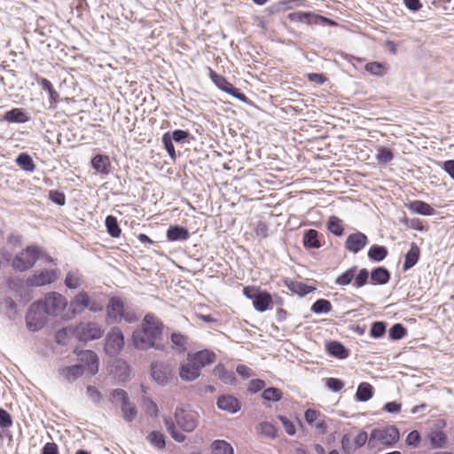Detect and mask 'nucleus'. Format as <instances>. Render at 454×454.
<instances>
[{"instance_id": "obj_1", "label": "nucleus", "mask_w": 454, "mask_h": 454, "mask_svg": "<svg viewBox=\"0 0 454 454\" xmlns=\"http://www.w3.org/2000/svg\"><path fill=\"white\" fill-rule=\"evenodd\" d=\"M162 333V322L153 314H146L142 321L141 329L133 332V345L140 350H162L163 345L157 343V340L161 339Z\"/></svg>"}, {"instance_id": "obj_2", "label": "nucleus", "mask_w": 454, "mask_h": 454, "mask_svg": "<svg viewBox=\"0 0 454 454\" xmlns=\"http://www.w3.org/2000/svg\"><path fill=\"white\" fill-rule=\"evenodd\" d=\"M85 309L96 313L102 311L103 306L99 302L90 300L89 294L82 291L76 294L70 301V312L65 313L63 318L66 320L72 319L77 314H81Z\"/></svg>"}, {"instance_id": "obj_3", "label": "nucleus", "mask_w": 454, "mask_h": 454, "mask_svg": "<svg viewBox=\"0 0 454 454\" xmlns=\"http://www.w3.org/2000/svg\"><path fill=\"white\" fill-rule=\"evenodd\" d=\"M176 365L170 361H156L152 363L150 375L152 380L160 386L170 384L175 377Z\"/></svg>"}, {"instance_id": "obj_4", "label": "nucleus", "mask_w": 454, "mask_h": 454, "mask_svg": "<svg viewBox=\"0 0 454 454\" xmlns=\"http://www.w3.org/2000/svg\"><path fill=\"white\" fill-rule=\"evenodd\" d=\"M292 22L305 23L309 26L316 25L321 27H337L338 23L325 16L317 14L312 12H294L287 16Z\"/></svg>"}, {"instance_id": "obj_5", "label": "nucleus", "mask_w": 454, "mask_h": 454, "mask_svg": "<svg viewBox=\"0 0 454 454\" xmlns=\"http://www.w3.org/2000/svg\"><path fill=\"white\" fill-rule=\"evenodd\" d=\"M42 253V249L39 247L28 246L14 257L12 266L20 271L27 270L35 265Z\"/></svg>"}, {"instance_id": "obj_6", "label": "nucleus", "mask_w": 454, "mask_h": 454, "mask_svg": "<svg viewBox=\"0 0 454 454\" xmlns=\"http://www.w3.org/2000/svg\"><path fill=\"white\" fill-rule=\"evenodd\" d=\"M48 316L49 315L43 309L42 301L33 302L26 315L27 328L33 332L42 329L47 322Z\"/></svg>"}, {"instance_id": "obj_7", "label": "nucleus", "mask_w": 454, "mask_h": 454, "mask_svg": "<svg viewBox=\"0 0 454 454\" xmlns=\"http://www.w3.org/2000/svg\"><path fill=\"white\" fill-rule=\"evenodd\" d=\"M104 330L101 325L95 322L80 323L74 327V336L83 342L98 340L102 337Z\"/></svg>"}, {"instance_id": "obj_8", "label": "nucleus", "mask_w": 454, "mask_h": 454, "mask_svg": "<svg viewBox=\"0 0 454 454\" xmlns=\"http://www.w3.org/2000/svg\"><path fill=\"white\" fill-rule=\"evenodd\" d=\"M400 438L399 430L395 426H389L385 428H374L369 437V447H373L372 442L379 441L386 446H393Z\"/></svg>"}, {"instance_id": "obj_9", "label": "nucleus", "mask_w": 454, "mask_h": 454, "mask_svg": "<svg viewBox=\"0 0 454 454\" xmlns=\"http://www.w3.org/2000/svg\"><path fill=\"white\" fill-rule=\"evenodd\" d=\"M43 309L49 316H63L65 309L67 306V299L57 292H51L45 295L44 300L41 301Z\"/></svg>"}, {"instance_id": "obj_10", "label": "nucleus", "mask_w": 454, "mask_h": 454, "mask_svg": "<svg viewBox=\"0 0 454 454\" xmlns=\"http://www.w3.org/2000/svg\"><path fill=\"white\" fill-rule=\"evenodd\" d=\"M199 417L198 412L190 409L176 407L175 411V419L177 426L187 433L192 432L198 427Z\"/></svg>"}, {"instance_id": "obj_11", "label": "nucleus", "mask_w": 454, "mask_h": 454, "mask_svg": "<svg viewBox=\"0 0 454 454\" xmlns=\"http://www.w3.org/2000/svg\"><path fill=\"white\" fill-rule=\"evenodd\" d=\"M124 346V336L119 327H113L106 336L104 350L109 356H117Z\"/></svg>"}, {"instance_id": "obj_12", "label": "nucleus", "mask_w": 454, "mask_h": 454, "mask_svg": "<svg viewBox=\"0 0 454 454\" xmlns=\"http://www.w3.org/2000/svg\"><path fill=\"white\" fill-rule=\"evenodd\" d=\"M243 294L247 298L253 300L254 308L258 312L266 311L272 302V297L269 293L261 292L252 286L244 287Z\"/></svg>"}, {"instance_id": "obj_13", "label": "nucleus", "mask_w": 454, "mask_h": 454, "mask_svg": "<svg viewBox=\"0 0 454 454\" xmlns=\"http://www.w3.org/2000/svg\"><path fill=\"white\" fill-rule=\"evenodd\" d=\"M74 353L77 356L79 364L83 365V372L87 371L90 375H96L98 372L99 359L98 355L92 350H79L77 348L74 349Z\"/></svg>"}, {"instance_id": "obj_14", "label": "nucleus", "mask_w": 454, "mask_h": 454, "mask_svg": "<svg viewBox=\"0 0 454 454\" xmlns=\"http://www.w3.org/2000/svg\"><path fill=\"white\" fill-rule=\"evenodd\" d=\"M187 357L191 359L196 367H198L201 372L205 366L209 365L215 361L216 356L213 351L206 348L193 353H188Z\"/></svg>"}, {"instance_id": "obj_15", "label": "nucleus", "mask_w": 454, "mask_h": 454, "mask_svg": "<svg viewBox=\"0 0 454 454\" xmlns=\"http://www.w3.org/2000/svg\"><path fill=\"white\" fill-rule=\"evenodd\" d=\"M124 309L123 301L118 297H113L110 299L109 303L106 307L107 312V323L108 324H118L121 321V315Z\"/></svg>"}, {"instance_id": "obj_16", "label": "nucleus", "mask_w": 454, "mask_h": 454, "mask_svg": "<svg viewBox=\"0 0 454 454\" xmlns=\"http://www.w3.org/2000/svg\"><path fill=\"white\" fill-rule=\"evenodd\" d=\"M55 279L56 270H44L27 278V284L30 286H42L54 282Z\"/></svg>"}, {"instance_id": "obj_17", "label": "nucleus", "mask_w": 454, "mask_h": 454, "mask_svg": "<svg viewBox=\"0 0 454 454\" xmlns=\"http://www.w3.org/2000/svg\"><path fill=\"white\" fill-rule=\"evenodd\" d=\"M200 371L188 357H186V361L184 363H181L179 365V377L183 381H194L200 376Z\"/></svg>"}, {"instance_id": "obj_18", "label": "nucleus", "mask_w": 454, "mask_h": 454, "mask_svg": "<svg viewBox=\"0 0 454 454\" xmlns=\"http://www.w3.org/2000/svg\"><path fill=\"white\" fill-rule=\"evenodd\" d=\"M367 243V236L360 231H356L348 236L345 247L348 251L356 254L361 251Z\"/></svg>"}, {"instance_id": "obj_19", "label": "nucleus", "mask_w": 454, "mask_h": 454, "mask_svg": "<svg viewBox=\"0 0 454 454\" xmlns=\"http://www.w3.org/2000/svg\"><path fill=\"white\" fill-rule=\"evenodd\" d=\"M59 374L64 380L72 383L83 375V365L74 364L70 366H64L59 369Z\"/></svg>"}, {"instance_id": "obj_20", "label": "nucleus", "mask_w": 454, "mask_h": 454, "mask_svg": "<svg viewBox=\"0 0 454 454\" xmlns=\"http://www.w3.org/2000/svg\"><path fill=\"white\" fill-rule=\"evenodd\" d=\"M216 404L220 410L232 414L238 412L241 408L239 401L230 395L219 396Z\"/></svg>"}, {"instance_id": "obj_21", "label": "nucleus", "mask_w": 454, "mask_h": 454, "mask_svg": "<svg viewBox=\"0 0 454 454\" xmlns=\"http://www.w3.org/2000/svg\"><path fill=\"white\" fill-rule=\"evenodd\" d=\"M370 279L373 285H386L390 280V272L387 268L378 266L370 272Z\"/></svg>"}, {"instance_id": "obj_22", "label": "nucleus", "mask_w": 454, "mask_h": 454, "mask_svg": "<svg viewBox=\"0 0 454 454\" xmlns=\"http://www.w3.org/2000/svg\"><path fill=\"white\" fill-rule=\"evenodd\" d=\"M92 168L102 175H108L111 171L110 159L106 155L96 154L91 159Z\"/></svg>"}, {"instance_id": "obj_23", "label": "nucleus", "mask_w": 454, "mask_h": 454, "mask_svg": "<svg viewBox=\"0 0 454 454\" xmlns=\"http://www.w3.org/2000/svg\"><path fill=\"white\" fill-rule=\"evenodd\" d=\"M420 256V249L417 244L411 243V248L405 254L403 270L407 271L417 264Z\"/></svg>"}, {"instance_id": "obj_24", "label": "nucleus", "mask_w": 454, "mask_h": 454, "mask_svg": "<svg viewBox=\"0 0 454 454\" xmlns=\"http://www.w3.org/2000/svg\"><path fill=\"white\" fill-rule=\"evenodd\" d=\"M285 284L292 293L301 297L316 290V287L312 286H308L302 282L294 281L289 278L285 279Z\"/></svg>"}, {"instance_id": "obj_25", "label": "nucleus", "mask_w": 454, "mask_h": 454, "mask_svg": "<svg viewBox=\"0 0 454 454\" xmlns=\"http://www.w3.org/2000/svg\"><path fill=\"white\" fill-rule=\"evenodd\" d=\"M190 237L187 228L180 225H171L167 231V239L168 241H184Z\"/></svg>"}, {"instance_id": "obj_26", "label": "nucleus", "mask_w": 454, "mask_h": 454, "mask_svg": "<svg viewBox=\"0 0 454 454\" xmlns=\"http://www.w3.org/2000/svg\"><path fill=\"white\" fill-rule=\"evenodd\" d=\"M189 338L180 333H173L170 335L171 348L176 354H183L187 350Z\"/></svg>"}, {"instance_id": "obj_27", "label": "nucleus", "mask_w": 454, "mask_h": 454, "mask_svg": "<svg viewBox=\"0 0 454 454\" xmlns=\"http://www.w3.org/2000/svg\"><path fill=\"white\" fill-rule=\"evenodd\" d=\"M328 354L339 359H345L348 356L349 352L344 345L339 341L333 340L326 344Z\"/></svg>"}, {"instance_id": "obj_28", "label": "nucleus", "mask_w": 454, "mask_h": 454, "mask_svg": "<svg viewBox=\"0 0 454 454\" xmlns=\"http://www.w3.org/2000/svg\"><path fill=\"white\" fill-rule=\"evenodd\" d=\"M224 384L232 385L236 382V376L233 371L227 370L223 364H218L213 371Z\"/></svg>"}, {"instance_id": "obj_29", "label": "nucleus", "mask_w": 454, "mask_h": 454, "mask_svg": "<svg viewBox=\"0 0 454 454\" xmlns=\"http://www.w3.org/2000/svg\"><path fill=\"white\" fill-rule=\"evenodd\" d=\"M410 210L421 215H433L435 210L428 203L422 200H414L409 205Z\"/></svg>"}, {"instance_id": "obj_30", "label": "nucleus", "mask_w": 454, "mask_h": 454, "mask_svg": "<svg viewBox=\"0 0 454 454\" xmlns=\"http://www.w3.org/2000/svg\"><path fill=\"white\" fill-rule=\"evenodd\" d=\"M4 120L12 123H25L28 121V118L23 109L13 108L4 114Z\"/></svg>"}, {"instance_id": "obj_31", "label": "nucleus", "mask_w": 454, "mask_h": 454, "mask_svg": "<svg viewBox=\"0 0 454 454\" xmlns=\"http://www.w3.org/2000/svg\"><path fill=\"white\" fill-rule=\"evenodd\" d=\"M373 395V387L368 382H362L358 385L356 393V399L359 402H367Z\"/></svg>"}, {"instance_id": "obj_32", "label": "nucleus", "mask_w": 454, "mask_h": 454, "mask_svg": "<svg viewBox=\"0 0 454 454\" xmlns=\"http://www.w3.org/2000/svg\"><path fill=\"white\" fill-rule=\"evenodd\" d=\"M303 246L307 248H319L321 243L318 239V231L309 229L303 235Z\"/></svg>"}, {"instance_id": "obj_33", "label": "nucleus", "mask_w": 454, "mask_h": 454, "mask_svg": "<svg viewBox=\"0 0 454 454\" xmlns=\"http://www.w3.org/2000/svg\"><path fill=\"white\" fill-rule=\"evenodd\" d=\"M149 443L157 450H162L166 448V437L160 431H152L146 436Z\"/></svg>"}, {"instance_id": "obj_34", "label": "nucleus", "mask_w": 454, "mask_h": 454, "mask_svg": "<svg viewBox=\"0 0 454 454\" xmlns=\"http://www.w3.org/2000/svg\"><path fill=\"white\" fill-rule=\"evenodd\" d=\"M387 249L385 247L380 245H372L369 248L367 255L372 261L381 262L387 257Z\"/></svg>"}, {"instance_id": "obj_35", "label": "nucleus", "mask_w": 454, "mask_h": 454, "mask_svg": "<svg viewBox=\"0 0 454 454\" xmlns=\"http://www.w3.org/2000/svg\"><path fill=\"white\" fill-rule=\"evenodd\" d=\"M357 271V266H353L346 271L338 276L335 279V284L340 286H346L353 283L355 273Z\"/></svg>"}, {"instance_id": "obj_36", "label": "nucleus", "mask_w": 454, "mask_h": 454, "mask_svg": "<svg viewBox=\"0 0 454 454\" xmlns=\"http://www.w3.org/2000/svg\"><path fill=\"white\" fill-rule=\"evenodd\" d=\"M211 449L214 454H234L232 446L224 440H215Z\"/></svg>"}, {"instance_id": "obj_37", "label": "nucleus", "mask_w": 454, "mask_h": 454, "mask_svg": "<svg viewBox=\"0 0 454 454\" xmlns=\"http://www.w3.org/2000/svg\"><path fill=\"white\" fill-rule=\"evenodd\" d=\"M15 161L25 171L33 172L35 168L32 157L27 153L19 154Z\"/></svg>"}, {"instance_id": "obj_38", "label": "nucleus", "mask_w": 454, "mask_h": 454, "mask_svg": "<svg viewBox=\"0 0 454 454\" xmlns=\"http://www.w3.org/2000/svg\"><path fill=\"white\" fill-rule=\"evenodd\" d=\"M108 234L113 238H119L121 235V228L118 221L114 215H107L105 221Z\"/></svg>"}, {"instance_id": "obj_39", "label": "nucleus", "mask_w": 454, "mask_h": 454, "mask_svg": "<svg viewBox=\"0 0 454 454\" xmlns=\"http://www.w3.org/2000/svg\"><path fill=\"white\" fill-rule=\"evenodd\" d=\"M333 309L332 303L326 299H318L311 306L310 310L315 314H326Z\"/></svg>"}, {"instance_id": "obj_40", "label": "nucleus", "mask_w": 454, "mask_h": 454, "mask_svg": "<svg viewBox=\"0 0 454 454\" xmlns=\"http://www.w3.org/2000/svg\"><path fill=\"white\" fill-rule=\"evenodd\" d=\"M365 71L376 76H383L387 73V67L380 62L373 61L365 65Z\"/></svg>"}, {"instance_id": "obj_41", "label": "nucleus", "mask_w": 454, "mask_h": 454, "mask_svg": "<svg viewBox=\"0 0 454 454\" xmlns=\"http://www.w3.org/2000/svg\"><path fill=\"white\" fill-rule=\"evenodd\" d=\"M370 272L367 269L364 268L358 270V272L355 273V278L353 279L352 286L355 289H359L364 286L369 280Z\"/></svg>"}, {"instance_id": "obj_42", "label": "nucleus", "mask_w": 454, "mask_h": 454, "mask_svg": "<svg viewBox=\"0 0 454 454\" xmlns=\"http://www.w3.org/2000/svg\"><path fill=\"white\" fill-rule=\"evenodd\" d=\"M121 410L123 415V419L127 422H132L137 415V408L130 403L129 399L128 400L127 403H121Z\"/></svg>"}, {"instance_id": "obj_43", "label": "nucleus", "mask_w": 454, "mask_h": 454, "mask_svg": "<svg viewBox=\"0 0 454 454\" xmlns=\"http://www.w3.org/2000/svg\"><path fill=\"white\" fill-rule=\"evenodd\" d=\"M428 438L434 448H442L447 442V436L442 431L431 432Z\"/></svg>"}, {"instance_id": "obj_44", "label": "nucleus", "mask_w": 454, "mask_h": 454, "mask_svg": "<svg viewBox=\"0 0 454 454\" xmlns=\"http://www.w3.org/2000/svg\"><path fill=\"white\" fill-rule=\"evenodd\" d=\"M82 284L81 274L78 271H69L65 278V285L69 289H75Z\"/></svg>"}, {"instance_id": "obj_45", "label": "nucleus", "mask_w": 454, "mask_h": 454, "mask_svg": "<svg viewBox=\"0 0 454 454\" xmlns=\"http://www.w3.org/2000/svg\"><path fill=\"white\" fill-rule=\"evenodd\" d=\"M327 227L329 231L337 237L343 234L344 229L341 224V221L337 216H331L329 218Z\"/></svg>"}, {"instance_id": "obj_46", "label": "nucleus", "mask_w": 454, "mask_h": 454, "mask_svg": "<svg viewBox=\"0 0 454 454\" xmlns=\"http://www.w3.org/2000/svg\"><path fill=\"white\" fill-rule=\"evenodd\" d=\"M262 397L269 402H278L282 399V392L277 387H268L263 390Z\"/></svg>"}, {"instance_id": "obj_47", "label": "nucleus", "mask_w": 454, "mask_h": 454, "mask_svg": "<svg viewBox=\"0 0 454 454\" xmlns=\"http://www.w3.org/2000/svg\"><path fill=\"white\" fill-rule=\"evenodd\" d=\"M209 72V77L212 80V82L215 83V85L220 89L221 90H224L231 82H229L225 77L223 75L218 74L216 72H215L212 68L208 67Z\"/></svg>"}, {"instance_id": "obj_48", "label": "nucleus", "mask_w": 454, "mask_h": 454, "mask_svg": "<svg viewBox=\"0 0 454 454\" xmlns=\"http://www.w3.org/2000/svg\"><path fill=\"white\" fill-rule=\"evenodd\" d=\"M407 333L406 328L402 324H395L389 329L388 336L391 340H398L403 339Z\"/></svg>"}, {"instance_id": "obj_49", "label": "nucleus", "mask_w": 454, "mask_h": 454, "mask_svg": "<svg viewBox=\"0 0 454 454\" xmlns=\"http://www.w3.org/2000/svg\"><path fill=\"white\" fill-rule=\"evenodd\" d=\"M259 433L268 438L274 439L277 437L278 430L271 423L262 422L259 425Z\"/></svg>"}, {"instance_id": "obj_50", "label": "nucleus", "mask_w": 454, "mask_h": 454, "mask_svg": "<svg viewBox=\"0 0 454 454\" xmlns=\"http://www.w3.org/2000/svg\"><path fill=\"white\" fill-rule=\"evenodd\" d=\"M387 324L382 321H376L372 324L370 335L374 339L381 338L386 333Z\"/></svg>"}, {"instance_id": "obj_51", "label": "nucleus", "mask_w": 454, "mask_h": 454, "mask_svg": "<svg viewBox=\"0 0 454 454\" xmlns=\"http://www.w3.org/2000/svg\"><path fill=\"white\" fill-rule=\"evenodd\" d=\"M70 335H74V327L67 326L59 330L55 334L56 342L61 345H65L67 342V339Z\"/></svg>"}, {"instance_id": "obj_52", "label": "nucleus", "mask_w": 454, "mask_h": 454, "mask_svg": "<svg viewBox=\"0 0 454 454\" xmlns=\"http://www.w3.org/2000/svg\"><path fill=\"white\" fill-rule=\"evenodd\" d=\"M161 142L164 147L172 160L176 158V153L173 145V140L169 137V132H166L161 137Z\"/></svg>"}, {"instance_id": "obj_53", "label": "nucleus", "mask_w": 454, "mask_h": 454, "mask_svg": "<svg viewBox=\"0 0 454 454\" xmlns=\"http://www.w3.org/2000/svg\"><path fill=\"white\" fill-rule=\"evenodd\" d=\"M110 396L112 398L111 401L113 403L121 402V403H127L128 400L129 399L128 393L121 388L114 389L111 392Z\"/></svg>"}, {"instance_id": "obj_54", "label": "nucleus", "mask_w": 454, "mask_h": 454, "mask_svg": "<svg viewBox=\"0 0 454 454\" xmlns=\"http://www.w3.org/2000/svg\"><path fill=\"white\" fill-rule=\"evenodd\" d=\"M191 134L187 130L184 129H175L171 134L169 133V137L173 141L180 144L187 142Z\"/></svg>"}, {"instance_id": "obj_55", "label": "nucleus", "mask_w": 454, "mask_h": 454, "mask_svg": "<svg viewBox=\"0 0 454 454\" xmlns=\"http://www.w3.org/2000/svg\"><path fill=\"white\" fill-rule=\"evenodd\" d=\"M376 158L379 162L387 163L394 159L393 153L387 147H380L378 150Z\"/></svg>"}, {"instance_id": "obj_56", "label": "nucleus", "mask_w": 454, "mask_h": 454, "mask_svg": "<svg viewBox=\"0 0 454 454\" xmlns=\"http://www.w3.org/2000/svg\"><path fill=\"white\" fill-rule=\"evenodd\" d=\"M341 449L345 454H351L355 452L354 442H351L349 434H345L340 440Z\"/></svg>"}, {"instance_id": "obj_57", "label": "nucleus", "mask_w": 454, "mask_h": 454, "mask_svg": "<svg viewBox=\"0 0 454 454\" xmlns=\"http://www.w3.org/2000/svg\"><path fill=\"white\" fill-rule=\"evenodd\" d=\"M278 419L282 423V425H283V427H284V428H285V430H286L287 434H289V435H294L295 434L296 428H295V426H294V422L292 420H290L288 418H286L284 415H278Z\"/></svg>"}, {"instance_id": "obj_58", "label": "nucleus", "mask_w": 454, "mask_h": 454, "mask_svg": "<svg viewBox=\"0 0 454 454\" xmlns=\"http://www.w3.org/2000/svg\"><path fill=\"white\" fill-rule=\"evenodd\" d=\"M326 387L333 392H340L344 387V382L337 378H327Z\"/></svg>"}, {"instance_id": "obj_59", "label": "nucleus", "mask_w": 454, "mask_h": 454, "mask_svg": "<svg viewBox=\"0 0 454 454\" xmlns=\"http://www.w3.org/2000/svg\"><path fill=\"white\" fill-rule=\"evenodd\" d=\"M50 200L59 206H63L66 203V196L63 192L57 190H51L49 192Z\"/></svg>"}, {"instance_id": "obj_60", "label": "nucleus", "mask_w": 454, "mask_h": 454, "mask_svg": "<svg viewBox=\"0 0 454 454\" xmlns=\"http://www.w3.org/2000/svg\"><path fill=\"white\" fill-rule=\"evenodd\" d=\"M421 441L420 434L417 430H413L408 434L405 443L409 446L417 447Z\"/></svg>"}, {"instance_id": "obj_61", "label": "nucleus", "mask_w": 454, "mask_h": 454, "mask_svg": "<svg viewBox=\"0 0 454 454\" xmlns=\"http://www.w3.org/2000/svg\"><path fill=\"white\" fill-rule=\"evenodd\" d=\"M12 419L11 414L7 411L0 408V427L8 428L12 427Z\"/></svg>"}, {"instance_id": "obj_62", "label": "nucleus", "mask_w": 454, "mask_h": 454, "mask_svg": "<svg viewBox=\"0 0 454 454\" xmlns=\"http://www.w3.org/2000/svg\"><path fill=\"white\" fill-rule=\"evenodd\" d=\"M369 442V439H368V434L364 430H361L356 435V437L354 438V449H355V451L363 447L366 442Z\"/></svg>"}, {"instance_id": "obj_63", "label": "nucleus", "mask_w": 454, "mask_h": 454, "mask_svg": "<svg viewBox=\"0 0 454 454\" xmlns=\"http://www.w3.org/2000/svg\"><path fill=\"white\" fill-rule=\"evenodd\" d=\"M319 415L320 413L316 410L308 409L304 412V419L309 425L313 426Z\"/></svg>"}, {"instance_id": "obj_64", "label": "nucleus", "mask_w": 454, "mask_h": 454, "mask_svg": "<svg viewBox=\"0 0 454 454\" xmlns=\"http://www.w3.org/2000/svg\"><path fill=\"white\" fill-rule=\"evenodd\" d=\"M41 454H59V447L53 442H47L43 445Z\"/></svg>"}]
</instances>
